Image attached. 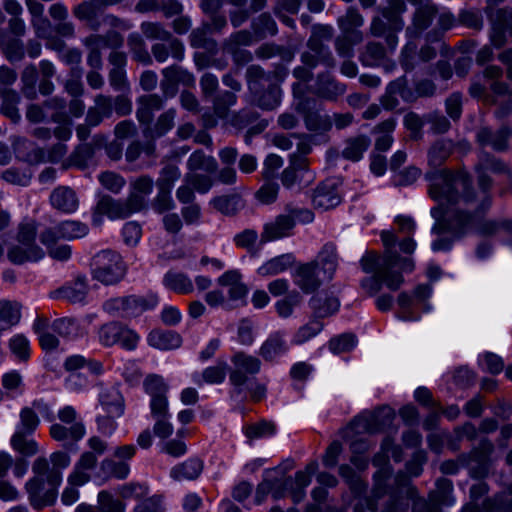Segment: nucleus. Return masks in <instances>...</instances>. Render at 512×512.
I'll list each match as a JSON object with an SVG mask.
<instances>
[{"instance_id":"obj_1","label":"nucleus","mask_w":512,"mask_h":512,"mask_svg":"<svg viewBox=\"0 0 512 512\" xmlns=\"http://www.w3.org/2000/svg\"><path fill=\"white\" fill-rule=\"evenodd\" d=\"M425 178L431 182L428 193L441 204H456L462 199L465 203L474 200L475 193L467 173L448 169L427 172Z\"/></svg>"},{"instance_id":"obj_2","label":"nucleus","mask_w":512,"mask_h":512,"mask_svg":"<svg viewBox=\"0 0 512 512\" xmlns=\"http://www.w3.org/2000/svg\"><path fill=\"white\" fill-rule=\"evenodd\" d=\"M144 208L145 201L135 194H129L126 199H114L109 195H103L93 208L92 224L100 226L104 216L111 220L125 219Z\"/></svg>"},{"instance_id":"obj_3","label":"nucleus","mask_w":512,"mask_h":512,"mask_svg":"<svg viewBox=\"0 0 512 512\" xmlns=\"http://www.w3.org/2000/svg\"><path fill=\"white\" fill-rule=\"evenodd\" d=\"M77 412L72 406H65L58 411V419L63 423H55L50 427V436L64 447L76 450L75 444L85 435V426L77 420Z\"/></svg>"},{"instance_id":"obj_4","label":"nucleus","mask_w":512,"mask_h":512,"mask_svg":"<svg viewBox=\"0 0 512 512\" xmlns=\"http://www.w3.org/2000/svg\"><path fill=\"white\" fill-rule=\"evenodd\" d=\"M93 277L106 284H115L125 275V265L116 252L104 250L97 253L92 259Z\"/></svg>"},{"instance_id":"obj_5","label":"nucleus","mask_w":512,"mask_h":512,"mask_svg":"<svg viewBox=\"0 0 512 512\" xmlns=\"http://www.w3.org/2000/svg\"><path fill=\"white\" fill-rule=\"evenodd\" d=\"M62 476L60 471L50 470L47 475L49 488L45 490V479L33 477L26 483V490L29 495L30 504L41 509L54 503L57 497V486L61 483Z\"/></svg>"},{"instance_id":"obj_6","label":"nucleus","mask_w":512,"mask_h":512,"mask_svg":"<svg viewBox=\"0 0 512 512\" xmlns=\"http://www.w3.org/2000/svg\"><path fill=\"white\" fill-rule=\"evenodd\" d=\"M399 255L397 252L388 250L382 258V264L379 266L376 274L362 281V286L370 285L371 293H377L381 289V284L385 283L391 290H397L403 282L400 273L393 272L392 268L398 264Z\"/></svg>"},{"instance_id":"obj_7","label":"nucleus","mask_w":512,"mask_h":512,"mask_svg":"<svg viewBox=\"0 0 512 512\" xmlns=\"http://www.w3.org/2000/svg\"><path fill=\"white\" fill-rule=\"evenodd\" d=\"M232 368L230 369L229 380L240 393L242 387L247 383L249 375H256L261 370V360L244 351H238L231 356Z\"/></svg>"},{"instance_id":"obj_8","label":"nucleus","mask_w":512,"mask_h":512,"mask_svg":"<svg viewBox=\"0 0 512 512\" xmlns=\"http://www.w3.org/2000/svg\"><path fill=\"white\" fill-rule=\"evenodd\" d=\"M486 13L490 23V43L497 49L502 48L512 38V7L496 10L487 8Z\"/></svg>"},{"instance_id":"obj_9","label":"nucleus","mask_w":512,"mask_h":512,"mask_svg":"<svg viewBox=\"0 0 512 512\" xmlns=\"http://www.w3.org/2000/svg\"><path fill=\"white\" fill-rule=\"evenodd\" d=\"M152 306L153 304L144 297L130 295L107 300L103 304V309L111 316L132 318L141 315Z\"/></svg>"},{"instance_id":"obj_10","label":"nucleus","mask_w":512,"mask_h":512,"mask_svg":"<svg viewBox=\"0 0 512 512\" xmlns=\"http://www.w3.org/2000/svg\"><path fill=\"white\" fill-rule=\"evenodd\" d=\"M415 6L411 24L406 28L409 38H419L433 23L438 15V7L431 0H408Z\"/></svg>"},{"instance_id":"obj_11","label":"nucleus","mask_w":512,"mask_h":512,"mask_svg":"<svg viewBox=\"0 0 512 512\" xmlns=\"http://www.w3.org/2000/svg\"><path fill=\"white\" fill-rule=\"evenodd\" d=\"M141 32L149 40H158L168 42L171 52V57L181 62L185 57V47L183 42L174 37L164 25L160 22L145 21L140 25Z\"/></svg>"},{"instance_id":"obj_12","label":"nucleus","mask_w":512,"mask_h":512,"mask_svg":"<svg viewBox=\"0 0 512 512\" xmlns=\"http://www.w3.org/2000/svg\"><path fill=\"white\" fill-rule=\"evenodd\" d=\"M395 417L394 410L389 406H382L373 412L355 418L351 425L358 432L377 433L388 427Z\"/></svg>"},{"instance_id":"obj_13","label":"nucleus","mask_w":512,"mask_h":512,"mask_svg":"<svg viewBox=\"0 0 512 512\" xmlns=\"http://www.w3.org/2000/svg\"><path fill=\"white\" fill-rule=\"evenodd\" d=\"M160 87L165 96L174 97L178 92V85L194 87V75L179 65H171L162 70Z\"/></svg>"},{"instance_id":"obj_14","label":"nucleus","mask_w":512,"mask_h":512,"mask_svg":"<svg viewBox=\"0 0 512 512\" xmlns=\"http://www.w3.org/2000/svg\"><path fill=\"white\" fill-rule=\"evenodd\" d=\"M397 95H399L404 102H415L413 89L409 86V81L406 76H401L387 85L385 93L380 98V103L385 110H393L399 105Z\"/></svg>"},{"instance_id":"obj_15","label":"nucleus","mask_w":512,"mask_h":512,"mask_svg":"<svg viewBox=\"0 0 512 512\" xmlns=\"http://www.w3.org/2000/svg\"><path fill=\"white\" fill-rule=\"evenodd\" d=\"M512 137V127L503 125L497 131L490 127H480L476 133V141L481 147H491L496 152L509 149V139Z\"/></svg>"},{"instance_id":"obj_16","label":"nucleus","mask_w":512,"mask_h":512,"mask_svg":"<svg viewBox=\"0 0 512 512\" xmlns=\"http://www.w3.org/2000/svg\"><path fill=\"white\" fill-rule=\"evenodd\" d=\"M475 216L463 211H456L446 222H437L432 227V233L441 235L443 233H451L456 238H460L465 234L469 226L474 227Z\"/></svg>"},{"instance_id":"obj_17","label":"nucleus","mask_w":512,"mask_h":512,"mask_svg":"<svg viewBox=\"0 0 512 512\" xmlns=\"http://www.w3.org/2000/svg\"><path fill=\"white\" fill-rule=\"evenodd\" d=\"M97 456L91 451L83 452L74 465L67 482L72 486H83L91 480V472L97 466Z\"/></svg>"},{"instance_id":"obj_18","label":"nucleus","mask_w":512,"mask_h":512,"mask_svg":"<svg viewBox=\"0 0 512 512\" xmlns=\"http://www.w3.org/2000/svg\"><path fill=\"white\" fill-rule=\"evenodd\" d=\"M317 262L299 264L293 274L294 283L306 294L315 292L322 284L317 272Z\"/></svg>"},{"instance_id":"obj_19","label":"nucleus","mask_w":512,"mask_h":512,"mask_svg":"<svg viewBox=\"0 0 512 512\" xmlns=\"http://www.w3.org/2000/svg\"><path fill=\"white\" fill-rule=\"evenodd\" d=\"M51 206L65 214L74 213L79 207V198L74 189L69 186H58L50 194Z\"/></svg>"},{"instance_id":"obj_20","label":"nucleus","mask_w":512,"mask_h":512,"mask_svg":"<svg viewBox=\"0 0 512 512\" xmlns=\"http://www.w3.org/2000/svg\"><path fill=\"white\" fill-rule=\"evenodd\" d=\"M346 91V86L339 83L330 73L322 72L316 77L314 94L320 98L334 101Z\"/></svg>"},{"instance_id":"obj_21","label":"nucleus","mask_w":512,"mask_h":512,"mask_svg":"<svg viewBox=\"0 0 512 512\" xmlns=\"http://www.w3.org/2000/svg\"><path fill=\"white\" fill-rule=\"evenodd\" d=\"M493 451V444L488 439H483L479 446L473 449L468 455L461 454L458 461L461 465H468L471 462H476L479 465V472H472L475 477H480L486 471V464L490 453Z\"/></svg>"},{"instance_id":"obj_22","label":"nucleus","mask_w":512,"mask_h":512,"mask_svg":"<svg viewBox=\"0 0 512 512\" xmlns=\"http://www.w3.org/2000/svg\"><path fill=\"white\" fill-rule=\"evenodd\" d=\"M294 226V219L288 213L278 215L274 221L265 225L262 240L271 241L289 236Z\"/></svg>"},{"instance_id":"obj_23","label":"nucleus","mask_w":512,"mask_h":512,"mask_svg":"<svg viewBox=\"0 0 512 512\" xmlns=\"http://www.w3.org/2000/svg\"><path fill=\"white\" fill-rule=\"evenodd\" d=\"M88 285L85 277H77L72 284L63 286L50 293L52 299H65L71 303H78L85 299Z\"/></svg>"},{"instance_id":"obj_24","label":"nucleus","mask_w":512,"mask_h":512,"mask_svg":"<svg viewBox=\"0 0 512 512\" xmlns=\"http://www.w3.org/2000/svg\"><path fill=\"white\" fill-rule=\"evenodd\" d=\"M136 117L141 124H150L154 111H159L164 105V100L158 94H146L137 100Z\"/></svg>"},{"instance_id":"obj_25","label":"nucleus","mask_w":512,"mask_h":512,"mask_svg":"<svg viewBox=\"0 0 512 512\" xmlns=\"http://www.w3.org/2000/svg\"><path fill=\"white\" fill-rule=\"evenodd\" d=\"M288 350L285 335L282 332H274L263 342L259 349V355L266 361H273Z\"/></svg>"},{"instance_id":"obj_26","label":"nucleus","mask_w":512,"mask_h":512,"mask_svg":"<svg viewBox=\"0 0 512 512\" xmlns=\"http://www.w3.org/2000/svg\"><path fill=\"white\" fill-rule=\"evenodd\" d=\"M454 150L451 139L441 138L435 140L427 151L428 165L432 168L440 167L450 157Z\"/></svg>"},{"instance_id":"obj_27","label":"nucleus","mask_w":512,"mask_h":512,"mask_svg":"<svg viewBox=\"0 0 512 512\" xmlns=\"http://www.w3.org/2000/svg\"><path fill=\"white\" fill-rule=\"evenodd\" d=\"M463 512H512V486L509 492L497 495L494 499H487L480 510L473 504L463 508Z\"/></svg>"},{"instance_id":"obj_28","label":"nucleus","mask_w":512,"mask_h":512,"mask_svg":"<svg viewBox=\"0 0 512 512\" xmlns=\"http://www.w3.org/2000/svg\"><path fill=\"white\" fill-rule=\"evenodd\" d=\"M312 201L316 208L330 209L337 206L341 198L334 183L324 182L316 188Z\"/></svg>"},{"instance_id":"obj_29","label":"nucleus","mask_w":512,"mask_h":512,"mask_svg":"<svg viewBox=\"0 0 512 512\" xmlns=\"http://www.w3.org/2000/svg\"><path fill=\"white\" fill-rule=\"evenodd\" d=\"M147 341L150 346L160 350L177 349L182 344V337L175 331L153 330Z\"/></svg>"},{"instance_id":"obj_30","label":"nucleus","mask_w":512,"mask_h":512,"mask_svg":"<svg viewBox=\"0 0 512 512\" xmlns=\"http://www.w3.org/2000/svg\"><path fill=\"white\" fill-rule=\"evenodd\" d=\"M44 255L43 250L38 245L23 246L21 244L12 246L7 253L8 259L17 265L28 261H37Z\"/></svg>"},{"instance_id":"obj_31","label":"nucleus","mask_w":512,"mask_h":512,"mask_svg":"<svg viewBox=\"0 0 512 512\" xmlns=\"http://www.w3.org/2000/svg\"><path fill=\"white\" fill-rule=\"evenodd\" d=\"M203 461L199 458H189L185 462L174 466L170 475L175 480H194L199 477L203 470Z\"/></svg>"},{"instance_id":"obj_32","label":"nucleus","mask_w":512,"mask_h":512,"mask_svg":"<svg viewBox=\"0 0 512 512\" xmlns=\"http://www.w3.org/2000/svg\"><path fill=\"white\" fill-rule=\"evenodd\" d=\"M312 262H317V268L320 266L325 279H332L337 269V254L336 249L331 244L323 246L318 253L317 258Z\"/></svg>"},{"instance_id":"obj_33","label":"nucleus","mask_w":512,"mask_h":512,"mask_svg":"<svg viewBox=\"0 0 512 512\" xmlns=\"http://www.w3.org/2000/svg\"><path fill=\"white\" fill-rule=\"evenodd\" d=\"M21 304L17 301H0V332L16 325L21 318Z\"/></svg>"},{"instance_id":"obj_34","label":"nucleus","mask_w":512,"mask_h":512,"mask_svg":"<svg viewBox=\"0 0 512 512\" xmlns=\"http://www.w3.org/2000/svg\"><path fill=\"white\" fill-rule=\"evenodd\" d=\"M212 206L225 216H235L243 207L244 201L239 194L221 195L212 199Z\"/></svg>"},{"instance_id":"obj_35","label":"nucleus","mask_w":512,"mask_h":512,"mask_svg":"<svg viewBox=\"0 0 512 512\" xmlns=\"http://www.w3.org/2000/svg\"><path fill=\"white\" fill-rule=\"evenodd\" d=\"M207 26L202 24L200 27L192 30L189 35V42L192 48L204 49L210 55H216L218 53V43L215 39L208 37Z\"/></svg>"},{"instance_id":"obj_36","label":"nucleus","mask_w":512,"mask_h":512,"mask_svg":"<svg viewBox=\"0 0 512 512\" xmlns=\"http://www.w3.org/2000/svg\"><path fill=\"white\" fill-rule=\"evenodd\" d=\"M251 31L255 40L259 41L277 34V24L269 13H262L251 22Z\"/></svg>"},{"instance_id":"obj_37","label":"nucleus","mask_w":512,"mask_h":512,"mask_svg":"<svg viewBox=\"0 0 512 512\" xmlns=\"http://www.w3.org/2000/svg\"><path fill=\"white\" fill-rule=\"evenodd\" d=\"M477 165L486 172L491 171L495 174L505 175L508 181L512 182V170L509 165L488 152H481Z\"/></svg>"},{"instance_id":"obj_38","label":"nucleus","mask_w":512,"mask_h":512,"mask_svg":"<svg viewBox=\"0 0 512 512\" xmlns=\"http://www.w3.org/2000/svg\"><path fill=\"white\" fill-rule=\"evenodd\" d=\"M474 229L482 236H493L499 230H505L512 234V220L478 219L475 217Z\"/></svg>"},{"instance_id":"obj_39","label":"nucleus","mask_w":512,"mask_h":512,"mask_svg":"<svg viewBox=\"0 0 512 512\" xmlns=\"http://www.w3.org/2000/svg\"><path fill=\"white\" fill-rule=\"evenodd\" d=\"M386 56V49L381 43L370 41L361 52L360 61L366 67H378Z\"/></svg>"},{"instance_id":"obj_40","label":"nucleus","mask_w":512,"mask_h":512,"mask_svg":"<svg viewBox=\"0 0 512 512\" xmlns=\"http://www.w3.org/2000/svg\"><path fill=\"white\" fill-rule=\"evenodd\" d=\"M395 127L396 120L391 117L380 122L373 128V133L379 135L375 141V148L377 150L386 151L391 147L393 143V137L391 134Z\"/></svg>"},{"instance_id":"obj_41","label":"nucleus","mask_w":512,"mask_h":512,"mask_svg":"<svg viewBox=\"0 0 512 512\" xmlns=\"http://www.w3.org/2000/svg\"><path fill=\"white\" fill-rule=\"evenodd\" d=\"M295 262L292 254H282L274 257L264 263L258 269V274L261 276H274L286 271Z\"/></svg>"},{"instance_id":"obj_42","label":"nucleus","mask_w":512,"mask_h":512,"mask_svg":"<svg viewBox=\"0 0 512 512\" xmlns=\"http://www.w3.org/2000/svg\"><path fill=\"white\" fill-rule=\"evenodd\" d=\"M127 45L134 61L143 65H151L153 60L147 50L146 43L141 35L137 33L129 34Z\"/></svg>"},{"instance_id":"obj_43","label":"nucleus","mask_w":512,"mask_h":512,"mask_svg":"<svg viewBox=\"0 0 512 512\" xmlns=\"http://www.w3.org/2000/svg\"><path fill=\"white\" fill-rule=\"evenodd\" d=\"M2 104L0 111L3 115L8 117L12 122L16 123L20 120L19 110L17 108L20 102V96L12 89H3L0 91Z\"/></svg>"},{"instance_id":"obj_44","label":"nucleus","mask_w":512,"mask_h":512,"mask_svg":"<svg viewBox=\"0 0 512 512\" xmlns=\"http://www.w3.org/2000/svg\"><path fill=\"white\" fill-rule=\"evenodd\" d=\"M282 91L278 84L269 83L256 98V104L263 110H273L281 103Z\"/></svg>"},{"instance_id":"obj_45","label":"nucleus","mask_w":512,"mask_h":512,"mask_svg":"<svg viewBox=\"0 0 512 512\" xmlns=\"http://www.w3.org/2000/svg\"><path fill=\"white\" fill-rule=\"evenodd\" d=\"M406 10L404 0H387V6L383 7L380 12L382 16L391 23L396 30H402L404 26L401 14Z\"/></svg>"},{"instance_id":"obj_46","label":"nucleus","mask_w":512,"mask_h":512,"mask_svg":"<svg viewBox=\"0 0 512 512\" xmlns=\"http://www.w3.org/2000/svg\"><path fill=\"white\" fill-rule=\"evenodd\" d=\"M369 146L370 139L365 135H358L347 139L342 155L348 160L358 161Z\"/></svg>"},{"instance_id":"obj_47","label":"nucleus","mask_w":512,"mask_h":512,"mask_svg":"<svg viewBox=\"0 0 512 512\" xmlns=\"http://www.w3.org/2000/svg\"><path fill=\"white\" fill-rule=\"evenodd\" d=\"M0 47L9 61H21L24 58L23 42L9 37L4 31H0Z\"/></svg>"},{"instance_id":"obj_48","label":"nucleus","mask_w":512,"mask_h":512,"mask_svg":"<svg viewBox=\"0 0 512 512\" xmlns=\"http://www.w3.org/2000/svg\"><path fill=\"white\" fill-rule=\"evenodd\" d=\"M187 167L190 171L204 170L213 173L218 169V164L212 156H207L203 151L197 150L190 155Z\"/></svg>"},{"instance_id":"obj_49","label":"nucleus","mask_w":512,"mask_h":512,"mask_svg":"<svg viewBox=\"0 0 512 512\" xmlns=\"http://www.w3.org/2000/svg\"><path fill=\"white\" fill-rule=\"evenodd\" d=\"M164 284L167 288L180 294H187L193 291L192 281L187 275L180 272H168L164 276Z\"/></svg>"},{"instance_id":"obj_50","label":"nucleus","mask_w":512,"mask_h":512,"mask_svg":"<svg viewBox=\"0 0 512 512\" xmlns=\"http://www.w3.org/2000/svg\"><path fill=\"white\" fill-rule=\"evenodd\" d=\"M38 79L37 68L30 64L27 65L21 73L22 94L29 100L37 98L36 82Z\"/></svg>"},{"instance_id":"obj_51","label":"nucleus","mask_w":512,"mask_h":512,"mask_svg":"<svg viewBox=\"0 0 512 512\" xmlns=\"http://www.w3.org/2000/svg\"><path fill=\"white\" fill-rule=\"evenodd\" d=\"M363 39L361 32L344 34L335 39V49L340 57L351 58L354 54L353 46Z\"/></svg>"},{"instance_id":"obj_52","label":"nucleus","mask_w":512,"mask_h":512,"mask_svg":"<svg viewBox=\"0 0 512 512\" xmlns=\"http://www.w3.org/2000/svg\"><path fill=\"white\" fill-rule=\"evenodd\" d=\"M337 22L344 34H353L356 32L355 28L363 25L364 19L355 7H349L345 15L339 17Z\"/></svg>"},{"instance_id":"obj_53","label":"nucleus","mask_w":512,"mask_h":512,"mask_svg":"<svg viewBox=\"0 0 512 512\" xmlns=\"http://www.w3.org/2000/svg\"><path fill=\"white\" fill-rule=\"evenodd\" d=\"M176 109L170 108L161 113L153 128L151 129L152 138H160L170 131L175 125Z\"/></svg>"},{"instance_id":"obj_54","label":"nucleus","mask_w":512,"mask_h":512,"mask_svg":"<svg viewBox=\"0 0 512 512\" xmlns=\"http://www.w3.org/2000/svg\"><path fill=\"white\" fill-rule=\"evenodd\" d=\"M143 386L145 392L151 399L154 397L167 396L169 390V386L165 382L164 378L157 374H148L144 379Z\"/></svg>"},{"instance_id":"obj_55","label":"nucleus","mask_w":512,"mask_h":512,"mask_svg":"<svg viewBox=\"0 0 512 512\" xmlns=\"http://www.w3.org/2000/svg\"><path fill=\"white\" fill-rule=\"evenodd\" d=\"M255 55L260 59H269L276 55L280 56L284 61H291L293 52L283 46H278L274 43H264L255 50Z\"/></svg>"},{"instance_id":"obj_56","label":"nucleus","mask_w":512,"mask_h":512,"mask_svg":"<svg viewBox=\"0 0 512 512\" xmlns=\"http://www.w3.org/2000/svg\"><path fill=\"white\" fill-rule=\"evenodd\" d=\"M96 512H125V504L110 492L102 490L97 496Z\"/></svg>"},{"instance_id":"obj_57","label":"nucleus","mask_w":512,"mask_h":512,"mask_svg":"<svg viewBox=\"0 0 512 512\" xmlns=\"http://www.w3.org/2000/svg\"><path fill=\"white\" fill-rule=\"evenodd\" d=\"M302 296L300 292L292 290L287 295L276 302L275 308L277 314L282 318H288L292 315L294 308L301 304Z\"/></svg>"},{"instance_id":"obj_58","label":"nucleus","mask_w":512,"mask_h":512,"mask_svg":"<svg viewBox=\"0 0 512 512\" xmlns=\"http://www.w3.org/2000/svg\"><path fill=\"white\" fill-rule=\"evenodd\" d=\"M29 433L17 431L11 438L12 447L25 456H31L37 453V443L33 439H29Z\"/></svg>"},{"instance_id":"obj_59","label":"nucleus","mask_w":512,"mask_h":512,"mask_svg":"<svg viewBox=\"0 0 512 512\" xmlns=\"http://www.w3.org/2000/svg\"><path fill=\"white\" fill-rule=\"evenodd\" d=\"M246 79L249 90L257 94L264 82H270V75L266 74L265 71L259 65H250L246 70Z\"/></svg>"},{"instance_id":"obj_60","label":"nucleus","mask_w":512,"mask_h":512,"mask_svg":"<svg viewBox=\"0 0 512 512\" xmlns=\"http://www.w3.org/2000/svg\"><path fill=\"white\" fill-rule=\"evenodd\" d=\"M306 46L309 51L320 55V59L324 66L328 68H334L336 66V60L329 48L324 44V41L310 36L307 40Z\"/></svg>"},{"instance_id":"obj_61","label":"nucleus","mask_w":512,"mask_h":512,"mask_svg":"<svg viewBox=\"0 0 512 512\" xmlns=\"http://www.w3.org/2000/svg\"><path fill=\"white\" fill-rule=\"evenodd\" d=\"M237 101V96L230 91H224L213 99V110L219 118L227 117L229 109Z\"/></svg>"},{"instance_id":"obj_62","label":"nucleus","mask_w":512,"mask_h":512,"mask_svg":"<svg viewBox=\"0 0 512 512\" xmlns=\"http://www.w3.org/2000/svg\"><path fill=\"white\" fill-rule=\"evenodd\" d=\"M254 40L255 36L253 35L252 31L246 29L239 30L232 33L223 41L222 49L242 48L243 46L251 45Z\"/></svg>"},{"instance_id":"obj_63","label":"nucleus","mask_w":512,"mask_h":512,"mask_svg":"<svg viewBox=\"0 0 512 512\" xmlns=\"http://www.w3.org/2000/svg\"><path fill=\"white\" fill-rule=\"evenodd\" d=\"M89 228L79 221H64L60 223V232L63 239H76L88 234Z\"/></svg>"},{"instance_id":"obj_64","label":"nucleus","mask_w":512,"mask_h":512,"mask_svg":"<svg viewBox=\"0 0 512 512\" xmlns=\"http://www.w3.org/2000/svg\"><path fill=\"white\" fill-rule=\"evenodd\" d=\"M180 178L179 168L174 164H166L161 172L159 178L156 180V187L172 190L175 181Z\"/></svg>"}]
</instances>
